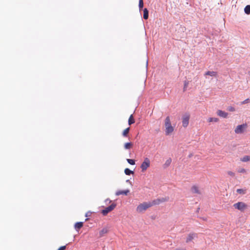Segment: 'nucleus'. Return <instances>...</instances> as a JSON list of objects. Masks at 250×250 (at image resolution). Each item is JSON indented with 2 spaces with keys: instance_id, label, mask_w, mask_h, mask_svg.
Returning <instances> with one entry per match:
<instances>
[{
  "instance_id": "nucleus-1",
  "label": "nucleus",
  "mask_w": 250,
  "mask_h": 250,
  "mask_svg": "<svg viewBox=\"0 0 250 250\" xmlns=\"http://www.w3.org/2000/svg\"><path fill=\"white\" fill-rule=\"evenodd\" d=\"M165 126L166 127L165 134L168 135L171 133L173 130V127L171 125L170 120L169 116H167L165 121Z\"/></svg>"
},
{
  "instance_id": "nucleus-2",
  "label": "nucleus",
  "mask_w": 250,
  "mask_h": 250,
  "mask_svg": "<svg viewBox=\"0 0 250 250\" xmlns=\"http://www.w3.org/2000/svg\"><path fill=\"white\" fill-rule=\"evenodd\" d=\"M153 205L152 202H144L138 205L137 207L136 210L138 212L141 213L146 211L147 208Z\"/></svg>"
},
{
  "instance_id": "nucleus-3",
  "label": "nucleus",
  "mask_w": 250,
  "mask_h": 250,
  "mask_svg": "<svg viewBox=\"0 0 250 250\" xmlns=\"http://www.w3.org/2000/svg\"><path fill=\"white\" fill-rule=\"evenodd\" d=\"M233 207L235 208L238 209L239 210L243 212L248 207L246 204L242 202H239L233 205Z\"/></svg>"
},
{
  "instance_id": "nucleus-4",
  "label": "nucleus",
  "mask_w": 250,
  "mask_h": 250,
  "mask_svg": "<svg viewBox=\"0 0 250 250\" xmlns=\"http://www.w3.org/2000/svg\"><path fill=\"white\" fill-rule=\"evenodd\" d=\"M116 207V203H112L111 205L105 208L104 209H103L102 210V213L103 215L105 216L109 212L113 210Z\"/></svg>"
},
{
  "instance_id": "nucleus-5",
  "label": "nucleus",
  "mask_w": 250,
  "mask_h": 250,
  "mask_svg": "<svg viewBox=\"0 0 250 250\" xmlns=\"http://www.w3.org/2000/svg\"><path fill=\"white\" fill-rule=\"evenodd\" d=\"M150 165V162L149 159L148 158H146L144 160V161L142 163L141 165V168L142 169V171L144 172L146 171L147 168L149 167Z\"/></svg>"
},
{
  "instance_id": "nucleus-6",
  "label": "nucleus",
  "mask_w": 250,
  "mask_h": 250,
  "mask_svg": "<svg viewBox=\"0 0 250 250\" xmlns=\"http://www.w3.org/2000/svg\"><path fill=\"white\" fill-rule=\"evenodd\" d=\"M190 115L188 113L185 114L182 117V125L184 127H186L189 123Z\"/></svg>"
},
{
  "instance_id": "nucleus-7",
  "label": "nucleus",
  "mask_w": 250,
  "mask_h": 250,
  "mask_svg": "<svg viewBox=\"0 0 250 250\" xmlns=\"http://www.w3.org/2000/svg\"><path fill=\"white\" fill-rule=\"evenodd\" d=\"M247 127L246 124H242L238 125L235 129V132L237 134H241L243 132L244 129Z\"/></svg>"
},
{
  "instance_id": "nucleus-8",
  "label": "nucleus",
  "mask_w": 250,
  "mask_h": 250,
  "mask_svg": "<svg viewBox=\"0 0 250 250\" xmlns=\"http://www.w3.org/2000/svg\"><path fill=\"white\" fill-rule=\"evenodd\" d=\"M197 237V234L195 233H190L186 239V243H188L192 241L195 238Z\"/></svg>"
},
{
  "instance_id": "nucleus-9",
  "label": "nucleus",
  "mask_w": 250,
  "mask_h": 250,
  "mask_svg": "<svg viewBox=\"0 0 250 250\" xmlns=\"http://www.w3.org/2000/svg\"><path fill=\"white\" fill-rule=\"evenodd\" d=\"M168 200V199L166 198H158L152 201V203L153 205H159L161 203L164 202Z\"/></svg>"
},
{
  "instance_id": "nucleus-10",
  "label": "nucleus",
  "mask_w": 250,
  "mask_h": 250,
  "mask_svg": "<svg viewBox=\"0 0 250 250\" xmlns=\"http://www.w3.org/2000/svg\"><path fill=\"white\" fill-rule=\"evenodd\" d=\"M217 115L220 117L226 118L227 117L228 113L222 110H218L217 111Z\"/></svg>"
},
{
  "instance_id": "nucleus-11",
  "label": "nucleus",
  "mask_w": 250,
  "mask_h": 250,
  "mask_svg": "<svg viewBox=\"0 0 250 250\" xmlns=\"http://www.w3.org/2000/svg\"><path fill=\"white\" fill-rule=\"evenodd\" d=\"M129 192V190L128 189H126V190H119L116 192V195L119 196L121 194L127 195Z\"/></svg>"
},
{
  "instance_id": "nucleus-12",
  "label": "nucleus",
  "mask_w": 250,
  "mask_h": 250,
  "mask_svg": "<svg viewBox=\"0 0 250 250\" xmlns=\"http://www.w3.org/2000/svg\"><path fill=\"white\" fill-rule=\"evenodd\" d=\"M191 191L193 193L200 194L198 188L196 186H193L191 187Z\"/></svg>"
},
{
  "instance_id": "nucleus-13",
  "label": "nucleus",
  "mask_w": 250,
  "mask_h": 250,
  "mask_svg": "<svg viewBox=\"0 0 250 250\" xmlns=\"http://www.w3.org/2000/svg\"><path fill=\"white\" fill-rule=\"evenodd\" d=\"M83 226V222H77L76 223H75V229L76 230H78L79 229H80L81 228H82Z\"/></svg>"
},
{
  "instance_id": "nucleus-14",
  "label": "nucleus",
  "mask_w": 250,
  "mask_h": 250,
  "mask_svg": "<svg viewBox=\"0 0 250 250\" xmlns=\"http://www.w3.org/2000/svg\"><path fill=\"white\" fill-rule=\"evenodd\" d=\"M108 232V229L107 228H104L101 230L100 231L99 235L100 237L103 236L105 234Z\"/></svg>"
},
{
  "instance_id": "nucleus-15",
  "label": "nucleus",
  "mask_w": 250,
  "mask_h": 250,
  "mask_svg": "<svg viewBox=\"0 0 250 250\" xmlns=\"http://www.w3.org/2000/svg\"><path fill=\"white\" fill-rule=\"evenodd\" d=\"M143 18L145 20H147L148 18L149 12L147 8H145L144 10Z\"/></svg>"
},
{
  "instance_id": "nucleus-16",
  "label": "nucleus",
  "mask_w": 250,
  "mask_h": 250,
  "mask_svg": "<svg viewBox=\"0 0 250 250\" xmlns=\"http://www.w3.org/2000/svg\"><path fill=\"white\" fill-rule=\"evenodd\" d=\"M135 122V120H134V119L133 118V115H131L129 118V119H128V125H131L132 124H134Z\"/></svg>"
},
{
  "instance_id": "nucleus-17",
  "label": "nucleus",
  "mask_w": 250,
  "mask_h": 250,
  "mask_svg": "<svg viewBox=\"0 0 250 250\" xmlns=\"http://www.w3.org/2000/svg\"><path fill=\"white\" fill-rule=\"evenodd\" d=\"M129 130H130L129 127H128L126 128L125 129L123 132V134H122L123 136L125 137H127V135L129 132Z\"/></svg>"
},
{
  "instance_id": "nucleus-18",
  "label": "nucleus",
  "mask_w": 250,
  "mask_h": 250,
  "mask_svg": "<svg viewBox=\"0 0 250 250\" xmlns=\"http://www.w3.org/2000/svg\"><path fill=\"white\" fill-rule=\"evenodd\" d=\"M125 173L127 175H130L131 174H134V171L132 170H131L130 169H129L128 168H126L125 169Z\"/></svg>"
},
{
  "instance_id": "nucleus-19",
  "label": "nucleus",
  "mask_w": 250,
  "mask_h": 250,
  "mask_svg": "<svg viewBox=\"0 0 250 250\" xmlns=\"http://www.w3.org/2000/svg\"><path fill=\"white\" fill-rule=\"evenodd\" d=\"M245 13L247 14H250V5H247L244 8Z\"/></svg>"
},
{
  "instance_id": "nucleus-20",
  "label": "nucleus",
  "mask_w": 250,
  "mask_h": 250,
  "mask_svg": "<svg viewBox=\"0 0 250 250\" xmlns=\"http://www.w3.org/2000/svg\"><path fill=\"white\" fill-rule=\"evenodd\" d=\"M171 161L172 160L171 158L168 159L164 164V167L165 168L168 167L170 165Z\"/></svg>"
},
{
  "instance_id": "nucleus-21",
  "label": "nucleus",
  "mask_w": 250,
  "mask_h": 250,
  "mask_svg": "<svg viewBox=\"0 0 250 250\" xmlns=\"http://www.w3.org/2000/svg\"><path fill=\"white\" fill-rule=\"evenodd\" d=\"M217 74V73L215 71H207L206 73V75H209L210 76H215Z\"/></svg>"
},
{
  "instance_id": "nucleus-22",
  "label": "nucleus",
  "mask_w": 250,
  "mask_h": 250,
  "mask_svg": "<svg viewBox=\"0 0 250 250\" xmlns=\"http://www.w3.org/2000/svg\"><path fill=\"white\" fill-rule=\"evenodd\" d=\"M241 160L242 162H245L249 161H250V156H245L244 157H243L241 159Z\"/></svg>"
},
{
  "instance_id": "nucleus-23",
  "label": "nucleus",
  "mask_w": 250,
  "mask_h": 250,
  "mask_svg": "<svg viewBox=\"0 0 250 250\" xmlns=\"http://www.w3.org/2000/svg\"><path fill=\"white\" fill-rule=\"evenodd\" d=\"M132 146L131 143H126L125 144L124 147L126 149H129Z\"/></svg>"
},
{
  "instance_id": "nucleus-24",
  "label": "nucleus",
  "mask_w": 250,
  "mask_h": 250,
  "mask_svg": "<svg viewBox=\"0 0 250 250\" xmlns=\"http://www.w3.org/2000/svg\"><path fill=\"white\" fill-rule=\"evenodd\" d=\"M143 6H144L143 0H139V7L140 10H141L143 9Z\"/></svg>"
},
{
  "instance_id": "nucleus-25",
  "label": "nucleus",
  "mask_w": 250,
  "mask_h": 250,
  "mask_svg": "<svg viewBox=\"0 0 250 250\" xmlns=\"http://www.w3.org/2000/svg\"><path fill=\"white\" fill-rule=\"evenodd\" d=\"M126 161L130 165H134L135 164V161L133 159H127Z\"/></svg>"
},
{
  "instance_id": "nucleus-26",
  "label": "nucleus",
  "mask_w": 250,
  "mask_h": 250,
  "mask_svg": "<svg viewBox=\"0 0 250 250\" xmlns=\"http://www.w3.org/2000/svg\"><path fill=\"white\" fill-rule=\"evenodd\" d=\"M218 119L217 118H209L208 120V121L209 122H217L218 121Z\"/></svg>"
},
{
  "instance_id": "nucleus-27",
  "label": "nucleus",
  "mask_w": 250,
  "mask_h": 250,
  "mask_svg": "<svg viewBox=\"0 0 250 250\" xmlns=\"http://www.w3.org/2000/svg\"><path fill=\"white\" fill-rule=\"evenodd\" d=\"M188 82L185 81L184 82V86L183 88L184 91H185L186 90L187 87H188Z\"/></svg>"
},
{
  "instance_id": "nucleus-28",
  "label": "nucleus",
  "mask_w": 250,
  "mask_h": 250,
  "mask_svg": "<svg viewBox=\"0 0 250 250\" xmlns=\"http://www.w3.org/2000/svg\"><path fill=\"white\" fill-rule=\"evenodd\" d=\"M237 192L239 194H245V192L243 189H237Z\"/></svg>"
},
{
  "instance_id": "nucleus-29",
  "label": "nucleus",
  "mask_w": 250,
  "mask_h": 250,
  "mask_svg": "<svg viewBox=\"0 0 250 250\" xmlns=\"http://www.w3.org/2000/svg\"><path fill=\"white\" fill-rule=\"evenodd\" d=\"M250 102V100L249 99H247L245 100H244V101L241 102V104H244L249 103Z\"/></svg>"
},
{
  "instance_id": "nucleus-30",
  "label": "nucleus",
  "mask_w": 250,
  "mask_h": 250,
  "mask_svg": "<svg viewBox=\"0 0 250 250\" xmlns=\"http://www.w3.org/2000/svg\"><path fill=\"white\" fill-rule=\"evenodd\" d=\"M228 174L229 175H230V176H232V177L234 176V175H235L234 173V172H232V171H228Z\"/></svg>"
},
{
  "instance_id": "nucleus-31",
  "label": "nucleus",
  "mask_w": 250,
  "mask_h": 250,
  "mask_svg": "<svg viewBox=\"0 0 250 250\" xmlns=\"http://www.w3.org/2000/svg\"><path fill=\"white\" fill-rule=\"evenodd\" d=\"M238 172L240 173H245L246 172V170L244 168H241L238 170Z\"/></svg>"
},
{
  "instance_id": "nucleus-32",
  "label": "nucleus",
  "mask_w": 250,
  "mask_h": 250,
  "mask_svg": "<svg viewBox=\"0 0 250 250\" xmlns=\"http://www.w3.org/2000/svg\"><path fill=\"white\" fill-rule=\"evenodd\" d=\"M65 249H66V246H62L60 248H59L58 249V250H65Z\"/></svg>"
},
{
  "instance_id": "nucleus-33",
  "label": "nucleus",
  "mask_w": 250,
  "mask_h": 250,
  "mask_svg": "<svg viewBox=\"0 0 250 250\" xmlns=\"http://www.w3.org/2000/svg\"><path fill=\"white\" fill-rule=\"evenodd\" d=\"M229 110L230 111L233 112V111H235V108L233 107L230 106V107H229Z\"/></svg>"
},
{
  "instance_id": "nucleus-34",
  "label": "nucleus",
  "mask_w": 250,
  "mask_h": 250,
  "mask_svg": "<svg viewBox=\"0 0 250 250\" xmlns=\"http://www.w3.org/2000/svg\"><path fill=\"white\" fill-rule=\"evenodd\" d=\"M177 250H186L185 249H177Z\"/></svg>"
},
{
  "instance_id": "nucleus-35",
  "label": "nucleus",
  "mask_w": 250,
  "mask_h": 250,
  "mask_svg": "<svg viewBox=\"0 0 250 250\" xmlns=\"http://www.w3.org/2000/svg\"><path fill=\"white\" fill-rule=\"evenodd\" d=\"M89 216V215H88V213L87 212V213H86L85 214V216H86V217H87V216Z\"/></svg>"
},
{
  "instance_id": "nucleus-36",
  "label": "nucleus",
  "mask_w": 250,
  "mask_h": 250,
  "mask_svg": "<svg viewBox=\"0 0 250 250\" xmlns=\"http://www.w3.org/2000/svg\"><path fill=\"white\" fill-rule=\"evenodd\" d=\"M126 182L128 183V182H130V181H129V180H127L126 181Z\"/></svg>"
},
{
  "instance_id": "nucleus-37",
  "label": "nucleus",
  "mask_w": 250,
  "mask_h": 250,
  "mask_svg": "<svg viewBox=\"0 0 250 250\" xmlns=\"http://www.w3.org/2000/svg\"><path fill=\"white\" fill-rule=\"evenodd\" d=\"M249 73L250 74V71L249 72Z\"/></svg>"
}]
</instances>
